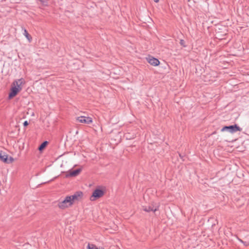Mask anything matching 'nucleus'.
I'll return each instance as SVG.
<instances>
[{
    "mask_svg": "<svg viewBox=\"0 0 249 249\" xmlns=\"http://www.w3.org/2000/svg\"><path fill=\"white\" fill-rule=\"evenodd\" d=\"M21 84L22 82L18 84V82L17 81L13 82L14 86L11 88L10 91L8 95L9 99H12L17 95L18 92L21 89V88L20 87V85Z\"/></svg>",
    "mask_w": 249,
    "mask_h": 249,
    "instance_id": "1",
    "label": "nucleus"
},
{
    "mask_svg": "<svg viewBox=\"0 0 249 249\" xmlns=\"http://www.w3.org/2000/svg\"><path fill=\"white\" fill-rule=\"evenodd\" d=\"M242 128L237 124H234L229 126L225 125L221 129V132L228 131L231 133H234L237 131H241Z\"/></svg>",
    "mask_w": 249,
    "mask_h": 249,
    "instance_id": "2",
    "label": "nucleus"
},
{
    "mask_svg": "<svg viewBox=\"0 0 249 249\" xmlns=\"http://www.w3.org/2000/svg\"><path fill=\"white\" fill-rule=\"evenodd\" d=\"M72 205V202L71 200V196H67L65 197L64 200L61 201H59L58 203V207L61 209H65L71 206Z\"/></svg>",
    "mask_w": 249,
    "mask_h": 249,
    "instance_id": "3",
    "label": "nucleus"
},
{
    "mask_svg": "<svg viewBox=\"0 0 249 249\" xmlns=\"http://www.w3.org/2000/svg\"><path fill=\"white\" fill-rule=\"evenodd\" d=\"M104 191L99 188H96L92 192V195L90 197L91 201H95L97 199L101 197L104 195Z\"/></svg>",
    "mask_w": 249,
    "mask_h": 249,
    "instance_id": "4",
    "label": "nucleus"
},
{
    "mask_svg": "<svg viewBox=\"0 0 249 249\" xmlns=\"http://www.w3.org/2000/svg\"><path fill=\"white\" fill-rule=\"evenodd\" d=\"M0 160L5 163H11L14 160L12 157L8 158V155L1 150L0 151Z\"/></svg>",
    "mask_w": 249,
    "mask_h": 249,
    "instance_id": "5",
    "label": "nucleus"
},
{
    "mask_svg": "<svg viewBox=\"0 0 249 249\" xmlns=\"http://www.w3.org/2000/svg\"><path fill=\"white\" fill-rule=\"evenodd\" d=\"M69 196H71V200L73 204L75 201H79L82 198L83 193L80 191H77L73 195Z\"/></svg>",
    "mask_w": 249,
    "mask_h": 249,
    "instance_id": "6",
    "label": "nucleus"
},
{
    "mask_svg": "<svg viewBox=\"0 0 249 249\" xmlns=\"http://www.w3.org/2000/svg\"><path fill=\"white\" fill-rule=\"evenodd\" d=\"M76 120L81 123L89 124L92 122V119L91 117L81 116L78 117Z\"/></svg>",
    "mask_w": 249,
    "mask_h": 249,
    "instance_id": "7",
    "label": "nucleus"
},
{
    "mask_svg": "<svg viewBox=\"0 0 249 249\" xmlns=\"http://www.w3.org/2000/svg\"><path fill=\"white\" fill-rule=\"evenodd\" d=\"M81 171V169L78 168L75 170H70L68 173L66 175V178L76 177L78 176Z\"/></svg>",
    "mask_w": 249,
    "mask_h": 249,
    "instance_id": "8",
    "label": "nucleus"
},
{
    "mask_svg": "<svg viewBox=\"0 0 249 249\" xmlns=\"http://www.w3.org/2000/svg\"><path fill=\"white\" fill-rule=\"evenodd\" d=\"M146 59L149 64L154 66H157L160 63L159 59L151 56H149Z\"/></svg>",
    "mask_w": 249,
    "mask_h": 249,
    "instance_id": "9",
    "label": "nucleus"
},
{
    "mask_svg": "<svg viewBox=\"0 0 249 249\" xmlns=\"http://www.w3.org/2000/svg\"><path fill=\"white\" fill-rule=\"evenodd\" d=\"M159 209V206L154 207L152 206H143V210L146 212H155Z\"/></svg>",
    "mask_w": 249,
    "mask_h": 249,
    "instance_id": "10",
    "label": "nucleus"
},
{
    "mask_svg": "<svg viewBox=\"0 0 249 249\" xmlns=\"http://www.w3.org/2000/svg\"><path fill=\"white\" fill-rule=\"evenodd\" d=\"M48 142L45 141L41 143V144L38 146V150L40 151H42L43 149L45 148L47 145L48 144Z\"/></svg>",
    "mask_w": 249,
    "mask_h": 249,
    "instance_id": "11",
    "label": "nucleus"
},
{
    "mask_svg": "<svg viewBox=\"0 0 249 249\" xmlns=\"http://www.w3.org/2000/svg\"><path fill=\"white\" fill-rule=\"evenodd\" d=\"M23 34L25 36L26 38L29 41V42H31L32 39V37L31 36V35H30L28 33L27 30L25 28L24 29V32Z\"/></svg>",
    "mask_w": 249,
    "mask_h": 249,
    "instance_id": "12",
    "label": "nucleus"
},
{
    "mask_svg": "<svg viewBox=\"0 0 249 249\" xmlns=\"http://www.w3.org/2000/svg\"><path fill=\"white\" fill-rule=\"evenodd\" d=\"M87 248L88 249H104V248L98 249L95 245L90 244H88Z\"/></svg>",
    "mask_w": 249,
    "mask_h": 249,
    "instance_id": "13",
    "label": "nucleus"
},
{
    "mask_svg": "<svg viewBox=\"0 0 249 249\" xmlns=\"http://www.w3.org/2000/svg\"><path fill=\"white\" fill-rule=\"evenodd\" d=\"M179 44L181 46L183 47H186L185 41L183 39H180L179 41Z\"/></svg>",
    "mask_w": 249,
    "mask_h": 249,
    "instance_id": "14",
    "label": "nucleus"
},
{
    "mask_svg": "<svg viewBox=\"0 0 249 249\" xmlns=\"http://www.w3.org/2000/svg\"><path fill=\"white\" fill-rule=\"evenodd\" d=\"M43 5H46L48 3V0H39Z\"/></svg>",
    "mask_w": 249,
    "mask_h": 249,
    "instance_id": "15",
    "label": "nucleus"
},
{
    "mask_svg": "<svg viewBox=\"0 0 249 249\" xmlns=\"http://www.w3.org/2000/svg\"><path fill=\"white\" fill-rule=\"evenodd\" d=\"M28 125H29V123H28V122L27 121H25L24 122V123H23V126L24 127H26V126H28Z\"/></svg>",
    "mask_w": 249,
    "mask_h": 249,
    "instance_id": "16",
    "label": "nucleus"
},
{
    "mask_svg": "<svg viewBox=\"0 0 249 249\" xmlns=\"http://www.w3.org/2000/svg\"><path fill=\"white\" fill-rule=\"evenodd\" d=\"M155 2L157 3L159 1V0H153Z\"/></svg>",
    "mask_w": 249,
    "mask_h": 249,
    "instance_id": "17",
    "label": "nucleus"
},
{
    "mask_svg": "<svg viewBox=\"0 0 249 249\" xmlns=\"http://www.w3.org/2000/svg\"><path fill=\"white\" fill-rule=\"evenodd\" d=\"M239 240H240V242H242V243H244V242H243V240H241V239H240Z\"/></svg>",
    "mask_w": 249,
    "mask_h": 249,
    "instance_id": "18",
    "label": "nucleus"
},
{
    "mask_svg": "<svg viewBox=\"0 0 249 249\" xmlns=\"http://www.w3.org/2000/svg\"><path fill=\"white\" fill-rule=\"evenodd\" d=\"M215 133H216V132H215V131H214V132H213L212 134V135L214 134H215Z\"/></svg>",
    "mask_w": 249,
    "mask_h": 249,
    "instance_id": "19",
    "label": "nucleus"
},
{
    "mask_svg": "<svg viewBox=\"0 0 249 249\" xmlns=\"http://www.w3.org/2000/svg\"><path fill=\"white\" fill-rule=\"evenodd\" d=\"M179 156H180V158H182V156H181L180 154H179Z\"/></svg>",
    "mask_w": 249,
    "mask_h": 249,
    "instance_id": "20",
    "label": "nucleus"
},
{
    "mask_svg": "<svg viewBox=\"0 0 249 249\" xmlns=\"http://www.w3.org/2000/svg\"><path fill=\"white\" fill-rule=\"evenodd\" d=\"M245 245H246V246H247V244H246V243H245V242H244V243Z\"/></svg>",
    "mask_w": 249,
    "mask_h": 249,
    "instance_id": "21",
    "label": "nucleus"
},
{
    "mask_svg": "<svg viewBox=\"0 0 249 249\" xmlns=\"http://www.w3.org/2000/svg\"><path fill=\"white\" fill-rule=\"evenodd\" d=\"M245 245H246V246H247V244H246V243H245V242H244V243Z\"/></svg>",
    "mask_w": 249,
    "mask_h": 249,
    "instance_id": "22",
    "label": "nucleus"
}]
</instances>
